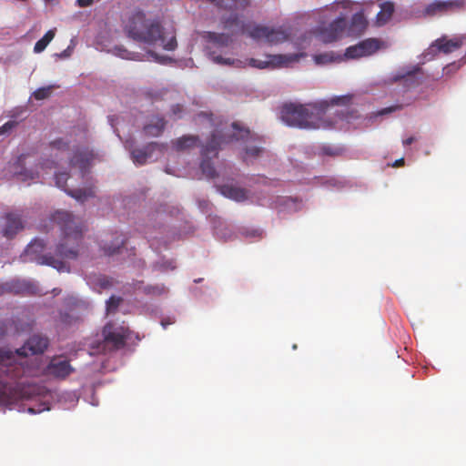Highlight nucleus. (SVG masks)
<instances>
[{
    "instance_id": "obj_1",
    "label": "nucleus",
    "mask_w": 466,
    "mask_h": 466,
    "mask_svg": "<svg viewBox=\"0 0 466 466\" xmlns=\"http://www.w3.org/2000/svg\"><path fill=\"white\" fill-rule=\"evenodd\" d=\"M51 220L59 227L61 239L56 247V255H43L45 243L43 240L31 241L21 255L23 262L35 261L39 265H47L58 271H69L64 259H75L78 255V248L83 238L84 225L79 218L67 211H56Z\"/></svg>"
},
{
    "instance_id": "obj_2",
    "label": "nucleus",
    "mask_w": 466,
    "mask_h": 466,
    "mask_svg": "<svg viewBox=\"0 0 466 466\" xmlns=\"http://www.w3.org/2000/svg\"><path fill=\"white\" fill-rule=\"evenodd\" d=\"M124 31L135 41L149 46L158 45L167 51H173L177 46L174 32H166L158 17L148 16L140 9L128 15L124 21Z\"/></svg>"
},
{
    "instance_id": "obj_3",
    "label": "nucleus",
    "mask_w": 466,
    "mask_h": 466,
    "mask_svg": "<svg viewBox=\"0 0 466 466\" xmlns=\"http://www.w3.org/2000/svg\"><path fill=\"white\" fill-rule=\"evenodd\" d=\"M329 106L328 101H319L309 104H285L281 107V119L288 126L317 129L326 128L333 125V122L325 119V115Z\"/></svg>"
},
{
    "instance_id": "obj_4",
    "label": "nucleus",
    "mask_w": 466,
    "mask_h": 466,
    "mask_svg": "<svg viewBox=\"0 0 466 466\" xmlns=\"http://www.w3.org/2000/svg\"><path fill=\"white\" fill-rule=\"evenodd\" d=\"M223 139L225 144L230 143L234 140H242L246 143L244 154L242 156V158L246 163L252 162L258 158L264 150L260 146L261 137L257 134L251 133L248 128L240 127L238 123L232 124V134L228 137H223Z\"/></svg>"
},
{
    "instance_id": "obj_5",
    "label": "nucleus",
    "mask_w": 466,
    "mask_h": 466,
    "mask_svg": "<svg viewBox=\"0 0 466 466\" xmlns=\"http://www.w3.org/2000/svg\"><path fill=\"white\" fill-rule=\"evenodd\" d=\"M49 345V339L46 336L33 335L19 349L15 350V352L7 350H0V351L7 352L8 358L0 360V370L3 367L12 366L16 357H27L28 355L42 354L47 349Z\"/></svg>"
},
{
    "instance_id": "obj_6",
    "label": "nucleus",
    "mask_w": 466,
    "mask_h": 466,
    "mask_svg": "<svg viewBox=\"0 0 466 466\" xmlns=\"http://www.w3.org/2000/svg\"><path fill=\"white\" fill-rule=\"evenodd\" d=\"M222 144H225L223 136L216 130L212 133L210 140L202 147L201 155L203 159L200 164V168L207 177L213 178L217 176V171L211 163L210 158L212 157H217Z\"/></svg>"
},
{
    "instance_id": "obj_7",
    "label": "nucleus",
    "mask_w": 466,
    "mask_h": 466,
    "mask_svg": "<svg viewBox=\"0 0 466 466\" xmlns=\"http://www.w3.org/2000/svg\"><path fill=\"white\" fill-rule=\"evenodd\" d=\"M248 36L255 40H264L268 44L276 45L288 40L289 35L282 28H273L254 25V26L248 31Z\"/></svg>"
},
{
    "instance_id": "obj_8",
    "label": "nucleus",
    "mask_w": 466,
    "mask_h": 466,
    "mask_svg": "<svg viewBox=\"0 0 466 466\" xmlns=\"http://www.w3.org/2000/svg\"><path fill=\"white\" fill-rule=\"evenodd\" d=\"M104 343L110 350H119L126 345L128 338V329L122 326H116L113 323H107L102 330Z\"/></svg>"
},
{
    "instance_id": "obj_9",
    "label": "nucleus",
    "mask_w": 466,
    "mask_h": 466,
    "mask_svg": "<svg viewBox=\"0 0 466 466\" xmlns=\"http://www.w3.org/2000/svg\"><path fill=\"white\" fill-rule=\"evenodd\" d=\"M74 371L75 369L68 360L62 356H55L44 369L43 373L56 380H65Z\"/></svg>"
},
{
    "instance_id": "obj_10",
    "label": "nucleus",
    "mask_w": 466,
    "mask_h": 466,
    "mask_svg": "<svg viewBox=\"0 0 466 466\" xmlns=\"http://www.w3.org/2000/svg\"><path fill=\"white\" fill-rule=\"evenodd\" d=\"M55 178L56 185L61 189H63L67 195L74 198L77 201L85 202L88 198H94L96 196V190L94 187L76 189L68 188L66 181L69 178V174L67 172L56 173Z\"/></svg>"
},
{
    "instance_id": "obj_11",
    "label": "nucleus",
    "mask_w": 466,
    "mask_h": 466,
    "mask_svg": "<svg viewBox=\"0 0 466 466\" xmlns=\"http://www.w3.org/2000/svg\"><path fill=\"white\" fill-rule=\"evenodd\" d=\"M392 79L394 82L402 81L406 87L414 88L422 84L423 71L420 66H412L398 72Z\"/></svg>"
},
{
    "instance_id": "obj_12",
    "label": "nucleus",
    "mask_w": 466,
    "mask_h": 466,
    "mask_svg": "<svg viewBox=\"0 0 466 466\" xmlns=\"http://www.w3.org/2000/svg\"><path fill=\"white\" fill-rule=\"evenodd\" d=\"M465 5L464 0H448V1H441L436 0L431 4H429L424 11V16H434L439 14H447L450 12H454L457 10H461L463 8Z\"/></svg>"
},
{
    "instance_id": "obj_13",
    "label": "nucleus",
    "mask_w": 466,
    "mask_h": 466,
    "mask_svg": "<svg viewBox=\"0 0 466 466\" xmlns=\"http://www.w3.org/2000/svg\"><path fill=\"white\" fill-rule=\"evenodd\" d=\"M380 47V42L376 38H368L359 44L350 46L346 49L345 56L348 58H359L370 56Z\"/></svg>"
},
{
    "instance_id": "obj_14",
    "label": "nucleus",
    "mask_w": 466,
    "mask_h": 466,
    "mask_svg": "<svg viewBox=\"0 0 466 466\" xmlns=\"http://www.w3.org/2000/svg\"><path fill=\"white\" fill-rule=\"evenodd\" d=\"M295 60H297V56L270 55L267 56V60L251 58L249 65L259 69L268 67L275 68L288 66L290 62Z\"/></svg>"
},
{
    "instance_id": "obj_15",
    "label": "nucleus",
    "mask_w": 466,
    "mask_h": 466,
    "mask_svg": "<svg viewBox=\"0 0 466 466\" xmlns=\"http://www.w3.org/2000/svg\"><path fill=\"white\" fill-rule=\"evenodd\" d=\"M347 27V21L344 17H338L331 22L327 27H324L320 31V38L324 43H331L343 35L344 30Z\"/></svg>"
},
{
    "instance_id": "obj_16",
    "label": "nucleus",
    "mask_w": 466,
    "mask_h": 466,
    "mask_svg": "<svg viewBox=\"0 0 466 466\" xmlns=\"http://www.w3.org/2000/svg\"><path fill=\"white\" fill-rule=\"evenodd\" d=\"M166 150V145L157 142H151L143 148H136L131 150V157L135 164L144 165L148 158L152 157L154 151L163 153Z\"/></svg>"
},
{
    "instance_id": "obj_17",
    "label": "nucleus",
    "mask_w": 466,
    "mask_h": 466,
    "mask_svg": "<svg viewBox=\"0 0 466 466\" xmlns=\"http://www.w3.org/2000/svg\"><path fill=\"white\" fill-rule=\"evenodd\" d=\"M94 157L93 150L87 147L78 148L75 151L74 156L70 159V165L78 167L81 175L84 176L88 171Z\"/></svg>"
},
{
    "instance_id": "obj_18",
    "label": "nucleus",
    "mask_w": 466,
    "mask_h": 466,
    "mask_svg": "<svg viewBox=\"0 0 466 466\" xmlns=\"http://www.w3.org/2000/svg\"><path fill=\"white\" fill-rule=\"evenodd\" d=\"M462 39L460 37H454L448 39L446 36L436 39L431 47H436L440 52L443 54H450L458 49L462 46Z\"/></svg>"
},
{
    "instance_id": "obj_19",
    "label": "nucleus",
    "mask_w": 466,
    "mask_h": 466,
    "mask_svg": "<svg viewBox=\"0 0 466 466\" xmlns=\"http://www.w3.org/2000/svg\"><path fill=\"white\" fill-rule=\"evenodd\" d=\"M166 125L167 121L163 116H154L145 124L143 131L147 137H158L163 133Z\"/></svg>"
},
{
    "instance_id": "obj_20",
    "label": "nucleus",
    "mask_w": 466,
    "mask_h": 466,
    "mask_svg": "<svg viewBox=\"0 0 466 466\" xmlns=\"http://www.w3.org/2000/svg\"><path fill=\"white\" fill-rule=\"evenodd\" d=\"M6 224L3 228V235L5 238H13L20 229L24 228L21 218L14 213L6 214Z\"/></svg>"
},
{
    "instance_id": "obj_21",
    "label": "nucleus",
    "mask_w": 466,
    "mask_h": 466,
    "mask_svg": "<svg viewBox=\"0 0 466 466\" xmlns=\"http://www.w3.org/2000/svg\"><path fill=\"white\" fill-rule=\"evenodd\" d=\"M220 193L235 201H244L248 198V191L244 188L225 185L220 187Z\"/></svg>"
},
{
    "instance_id": "obj_22",
    "label": "nucleus",
    "mask_w": 466,
    "mask_h": 466,
    "mask_svg": "<svg viewBox=\"0 0 466 466\" xmlns=\"http://www.w3.org/2000/svg\"><path fill=\"white\" fill-rule=\"evenodd\" d=\"M380 11L377 14V16H376V24L380 26L381 25H384L385 24H387L394 11H395V5H394V3L393 2H390V1H386V2H383L380 5Z\"/></svg>"
},
{
    "instance_id": "obj_23",
    "label": "nucleus",
    "mask_w": 466,
    "mask_h": 466,
    "mask_svg": "<svg viewBox=\"0 0 466 466\" xmlns=\"http://www.w3.org/2000/svg\"><path fill=\"white\" fill-rule=\"evenodd\" d=\"M198 141V136L186 135L173 140L172 146L177 151H184L196 147Z\"/></svg>"
},
{
    "instance_id": "obj_24",
    "label": "nucleus",
    "mask_w": 466,
    "mask_h": 466,
    "mask_svg": "<svg viewBox=\"0 0 466 466\" xmlns=\"http://www.w3.org/2000/svg\"><path fill=\"white\" fill-rule=\"evenodd\" d=\"M368 25V22L361 12L354 14L350 20L349 31L350 35H360L364 32Z\"/></svg>"
},
{
    "instance_id": "obj_25",
    "label": "nucleus",
    "mask_w": 466,
    "mask_h": 466,
    "mask_svg": "<svg viewBox=\"0 0 466 466\" xmlns=\"http://www.w3.org/2000/svg\"><path fill=\"white\" fill-rule=\"evenodd\" d=\"M125 239L122 235H116L111 244L106 243L103 246L105 253L108 256L118 253L120 248L123 247Z\"/></svg>"
},
{
    "instance_id": "obj_26",
    "label": "nucleus",
    "mask_w": 466,
    "mask_h": 466,
    "mask_svg": "<svg viewBox=\"0 0 466 466\" xmlns=\"http://www.w3.org/2000/svg\"><path fill=\"white\" fill-rule=\"evenodd\" d=\"M55 35V29L48 30L44 36L35 43L34 51L35 53H41L44 51L48 44L54 39Z\"/></svg>"
},
{
    "instance_id": "obj_27",
    "label": "nucleus",
    "mask_w": 466,
    "mask_h": 466,
    "mask_svg": "<svg viewBox=\"0 0 466 466\" xmlns=\"http://www.w3.org/2000/svg\"><path fill=\"white\" fill-rule=\"evenodd\" d=\"M114 50H115V54L123 59L142 60L143 55L138 54V53L130 52L122 46H116Z\"/></svg>"
},
{
    "instance_id": "obj_28",
    "label": "nucleus",
    "mask_w": 466,
    "mask_h": 466,
    "mask_svg": "<svg viewBox=\"0 0 466 466\" xmlns=\"http://www.w3.org/2000/svg\"><path fill=\"white\" fill-rule=\"evenodd\" d=\"M52 86L40 87L36 89L32 96L36 100H43L50 96V95L52 94Z\"/></svg>"
},
{
    "instance_id": "obj_29",
    "label": "nucleus",
    "mask_w": 466,
    "mask_h": 466,
    "mask_svg": "<svg viewBox=\"0 0 466 466\" xmlns=\"http://www.w3.org/2000/svg\"><path fill=\"white\" fill-rule=\"evenodd\" d=\"M167 292V289L164 285L147 286L145 288V293L147 295L160 296Z\"/></svg>"
},
{
    "instance_id": "obj_30",
    "label": "nucleus",
    "mask_w": 466,
    "mask_h": 466,
    "mask_svg": "<svg viewBox=\"0 0 466 466\" xmlns=\"http://www.w3.org/2000/svg\"><path fill=\"white\" fill-rule=\"evenodd\" d=\"M15 174L18 176L22 181L33 180L38 177V172L27 169H24L20 172L15 171Z\"/></svg>"
},
{
    "instance_id": "obj_31",
    "label": "nucleus",
    "mask_w": 466,
    "mask_h": 466,
    "mask_svg": "<svg viewBox=\"0 0 466 466\" xmlns=\"http://www.w3.org/2000/svg\"><path fill=\"white\" fill-rule=\"evenodd\" d=\"M314 61L318 65H324L334 61L332 53L319 54L314 56Z\"/></svg>"
},
{
    "instance_id": "obj_32",
    "label": "nucleus",
    "mask_w": 466,
    "mask_h": 466,
    "mask_svg": "<svg viewBox=\"0 0 466 466\" xmlns=\"http://www.w3.org/2000/svg\"><path fill=\"white\" fill-rule=\"evenodd\" d=\"M122 299L120 297L111 296L106 301V310L115 311L120 305Z\"/></svg>"
},
{
    "instance_id": "obj_33",
    "label": "nucleus",
    "mask_w": 466,
    "mask_h": 466,
    "mask_svg": "<svg viewBox=\"0 0 466 466\" xmlns=\"http://www.w3.org/2000/svg\"><path fill=\"white\" fill-rule=\"evenodd\" d=\"M78 320V318L72 316L68 312L60 313V321L65 325H72Z\"/></svg>"
},
{
    "instance_id": "obj_34",
    "label": "nucleus",
    "mask_w": 466,
    "mask_h": 466,
    "mask_svg": "<svg viewBox=\"0 0 466 466\" xmlns=\"http://www.w3.org/2000/svg\"><path fill=\"white\" fill-rule=\"evenodd\" d=\"M53 149L66 150L68 148V143L65 142L62 138L56 139L50 143Z\"/></svg>"
},
{
    "instance_id": "obj_35",
    "label": "nucleus",
    "mask_w": 466,
    "mask_h": 466,
    "mask_svg": "<svg viewBox=\"0 0 466 466\" xmlns=\"http://www.w3.org/2000/svg\"><path fill=\"white\" fill-rule=\"evenodd\" d=\"M351 100L350 96H337L331 100L332 105H347Z\"/></svg>"
},
{
    "instance_id": "obj_36",
    "label": "nucleus",
    "mask_w": 466,
    "mask_h": 466,
    "mask_svg": "<svg viewBox=\"0 0 466 466\" xmlns=\"http://www.w3.org/2000/svg\"><path fill=\"white\" fill-rule=\"evenodd\" d=\"M16 125V122L15 121H8L5 123L2 127H0V135H3L8 131H10L12 128H14Z\"/></svg>"
},
{
    "instance_id": "obj_37",
    "label": "nucleus",
    "mask_w": 466,
    "mask_h": 466,
    "mask_svg": "<svg viewBox=\"0 0 466 466\" xmlns=\"http://www.w3.org/2000/svg\"><path fill=\"white\" fill-rule=\"evenodd\" d=\"M172 115L177 117H181L183 112V106L179 104L174 105L171 108Z\"/></svg>"
},
{
    "instance_id": "obj_38",
    "label": "nucleus",
    "mask_w": 466,
    "mask_h": 466,
    "mask_svg": "<svg viewBox=\"0 0 466 466\" xmlns=\"http://www.w3.org/2000/svg\"><path fill=\"white\" fill-rule=\"evenodd\" d=\"M322 151L325 155H329V156H337L339 154V150L337 149V148H332L330 147H324L322 148Z\"/></svg>"
},
{
    "instance_id": "obj_39",
    "label": "nucleus",
    "mask_w": 466,
    "mask_h": 466,
    "mask_svg": "<svg viewBox=\"0 0 466 466\" xmlns=\"http://www.w3.org/2000/svg\"><path fill=\"white\" fill-rule=\"evenodd\" d=\"M99 285L103 289H107L108 287L112 286V280L103 277L99 279Z\"/></svg>"
},
{
    "instance_id": "obj_40",
    "label": "nucleus",
    "mask_w": 466,
    "mask_h": 466,
    "mask_svg": "<svg viewBox=\"0 0 466 466\" xmlns=\"http://www.w3.org/2000/svg\"><path fill=\"white\" fill-rule=\"evenodd\" d=\"M76 2L80 7H87L94 3V0H76Z\"/></svg>"
},
{
    "instance_id": "obj_41",
    "label": "nucleus",
    "mask_w": 466,
    "mask_h": 466,
    "mask_svg": "<svg viewBox=\"0 0 466 466\" xmlns=\"http://www.w3.org/2000/svg\"><path fill=\"white\" fill-rule=\"evenodd\" d=\"M415 140H416V138L414 137H410L404 139L402 141V144L404 146H409V145L412 144Z\"/></svg>"
},
{
    "instance_id": "obj_42",
    "label": "nucleus",
    "mask_w": 466,
    "mask_h": 466,
    "mask_svg": "<svg viewBox=\"0 0 466 466\" xmlns=\"http://www.w3.org/2000/svg\"><path fill=\"white\" fill-rule=\"evenodd\" d=\"M403 165H404V158H400L394 162L393 167H401Z\"/></svg>"
},
{
    "instance_id": "obj_43",
    "label": "nucleus",
    "mask_w": 466,
    "mask_h": 466,
    "mask_svg": "<svg viewBox=\"0 0 466 466\" xmlns=\"http://www.w3.org/2000/svg\"><path fill=\"white\" fill-rule=\"evenodd\" d=\"M5 401V395L4 392L0 391V404Z\"/></svg>"
},
{
    "instance_id": "obj_44",
    "label": "nucleus",
    "mask_w": 466,
    "mask_h": 466,
    "mask_svg": "<svg viewBox=\"0 0 466 466\" xmlns=\"http://www.w3.org/2000/svg\"><path fill=\"white\" fill-rule=\"evenodd\" d=\"M132 146H133V142H129L128 140L126 141V143H125L126 148L131 150Z\"/></svg>"
},
{
    "instance_id": "obj_45",
    "label": "nucleus",
    "mask_w": 466,
    "mask_h": 466,
    "mask_svg": "<svg viewBox=\"0 0 466 466\" xmlns=\"http://www.w3.org/2000/svg\"><path fill=\"white\" fill-rule=\"evenodd\" d=\"M7 355H8L7 352L0 351V360H5V358H8Z\"/></svg>"
},
{
    "instance_id": "obj_46",
    "label": "nucleus",
    "mask_w": 466,
    "mask_h": 466,
    "mask_svg": "<svg viewBox=\"0 0 466 466\" xmlns=\"http://www.w3.org/2000/svg\"><path fill=\"white\" fill-rule=\"evenodd\" d=\"M166 268L175 269L176 266L172 264V262H169Z\"/></svg>"
},
{
    "instance_id": "obj_47",
    "label": "nucleus",
    "mask_w": 466,
    "mask_h": 466,
    "mask_svg": "<svg viewBox=\"0 0 466 466\" xmlns=\"http://www.w3.org/2000/svg\"><path fill=\"white\" fill-rule=\"evenodd\" d=\"M391 111H392V108L389 107V108L384 109L381 113L384 114L386 112H391Z\"/></svg>"
},
{
    "instance_id": "obj_48",
    "label": "nucleus",
    "mask_w": 466,
    "mask_h": 466,
    "mask_svg": "<svg viewBox=\"0 0 466 466\" xmlns=\"http://www.w3.org/2000/svg\"><path fill=\"white\" fill-rule=\"evenodd\" d=\"M23 158H24V156H20L18 160H17V163H20L23 160Z\"/></svg>"
},
{
    "instance_id": "obj_49",
    "label": "nucleus",
    "mask_w": 466,
    "mask_h": 466,
    "mask_svg": "<svg viewBox=\"0 0 466 466\" xmlns=\"http://www.w3.org/2000/svg\"><path fill=\"white\" fill-rule=\"evenodd\" d=\"M29 411L32 412V413H35V410L33 409H29Z\"/></svg>"
},
{
    "instance_id": "obj_50",
    "label": "nucleus",
    "mask_w": 466,
    "mask_h": 466,
    "mask_svg": "<svg viewBox=\"0 0 466 466\" xmlns=\"http://www.w3.org/2000/svg\"><path fill=\"white\" fill-rule=\"evenodd\" d=\"M5 289V288L4 287L0 288V289Z\"/></svg>"
}]
</instances>
